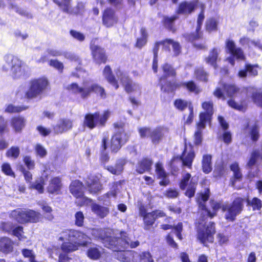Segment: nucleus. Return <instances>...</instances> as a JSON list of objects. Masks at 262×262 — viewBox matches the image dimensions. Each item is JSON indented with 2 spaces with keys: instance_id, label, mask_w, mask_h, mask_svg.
I'll return each instance as SVG.
<instances>
[{
  "instance_id": "1",
  "label": "nucleus",
  "mask_w": 262,
  "mask_h": 262,
  "mask_svg": "<svg viewBox=\"0 0 262 262\" xmlns=\"http://www.w3.org/2000/svg\"><path fill=\"white\" fill-rule=\"evenodd\" d=\"M209 198L208 190H206L204 193H200L197 197V202L199 205V207L203 211L202 214L203 216L201 217L198 221V238L203 244L208 242L209 243L213 242V234L215 233L214 224L210 223L207 226L205 230H202V228L204 227L206 222L205 221L208 216L211 218L215 216L217 211L221 207L220 204L215 201L210 202L212 211L206 209L204 203L208 200Z\"/></svg>"
},
{
  "instance_id": "2",
  "label": "nucleus",
  "mask_w": 262,
  "mask_h": 262,
  "mask_svg": "<svg viewBox=\"0 0 262 262\" xmlns=\"http://www.w3.org/2000/svg\"><path fill=\"white\" fill-rule=\"evenodd\" d=\"M140 244L138 241H132L123 233L121 237H107L104 239L105 247L116 252L115 257L124 262H134V251H124L122 249L130 247L135 248Z\"/></svg>"
},
{
  "instance_id": "3",
  "label": "nucleus",
  "mask_w": 262,
  "mask_h": 262,
  "mask_svg": "<svg viewBox=\"0 0 262 262\" xmlns=\"http://www.w3.org/2000/svg\"><path fill=\"white\" fill-rule=\"evenodd\" d=\"M88 236L76 230H66L59 234V240L63 241L62 250L66 252L75 251L79 246H85Z\"/></svg>"
},
{
  "instance_id": "4",
  "label": "nucleus",
  "mask_w": 262,
  "mask_h": 262,
  "mask_svg": "<svg viewBox=\"0 0 262 262\" xmlns=\"http://www.w3.org/2000/svg\"><path fill=\"white\" fill-rule=\"evenodd\" d=\"M4 71H10L12 77L14 79L25 78L27 75L28 68L17 57L8 54L4 57V63L2 66Z\"/></svg>"
},
{
  "instance_id": "5",
  "label": "nucleus",
  "mask_w": 262,
  "mask_h": 262,
  "mask_svg": "<svg viewBox=\"0 0 262 262\" xmlns=\"http://www.w3.org/2000/svg\"><path fill=\"white\" fill-rule=\"evenodd\" d=\"M67 89L74 94H79L83 99L89 97L92 92L99 95L102 98L106 97V93L103 88L96 84H90L88 82H84L82 86H79L76 83H73L68 85Z\"/></svg>"
},
{
  "instance_id": "6",
  "label": "nucleus",
  "mask_w": 262,
  "mask_h": 262,
  "mask_svg": "<svg viewBox=\"0 0 262 262\" xmlns=\"http://www.w3.org/2000/svg\"><path fill=\"white\" fill-rule=\"evenodd\" d=\"M10 216L17 222L21 224L26 223H37L41 219L39 212L31 209L17 208L11 211Z\"/></svg>"
},
{
  "instance_id": "7",
  "label": "nucleus",
  "mask_w": 262,
  "mask_h": 262,
  "mask_svg": "<svg viewBox=\"0 0 262 262\" xmlns=\"http://www.w3.org/2000/svg\"><path fill=\"white\" fill-rule=\"evenodd\" d=\"M244 202V199L237 198L232 204L223 205L222 209L224 212L225 219L229 221H233L236 216L241 212Z\"/></svg>"
},
{
  "instance_id": "8",
  "label": "nucleus",
  "mask_w": 262,
  "mask_h": 262,
  "mask_svg": "<svg viewBox=\"0 0 262 262\" xmlns=\"http://www.w3.org/2000/svg\"><path fill=\"white\" fill-rule=\"evenodd\" d=\"M111 115L108 111H104L101 115L99 113L88 114L85 116L83 124L90 129L95 128L97 124L104 126Z\"/></svg>"
},
{
  "instance_id": "9",
  "label": "nucleus",
  "mask_w": 262,
  "mask_h": 262,
  "mask_svg": "<svg viewBox=\"0 0 262 262\" xmlns=\"http://www.w3.org/2000/svg\"><path fill=\"white\" fill-rule=\"evenodd\" d=\"M114 126L118 130L112 138L111 148L113 151L117 152L127 142L129 136L124 132L122 123H115Z\"/></svg>"
},
{
  "instance_id": "10",
  "label": "nucleus",
  "mask_w": 262,
  "mask_h": 262,
  "mask_svg": "<svg viewBox=\"0 0 262 262\" xmlns=\"http://www.w3.org/2000/svg\"><path fill=\"white\" fill-rule=\"evenodd\" d=\"M48 80L44 78L35 79L30 82L29 90L26 93L28 98H34L40 96L48 85Z\"/></svg>"
},
{
  "instance_id": "11",
  "label": "nucleus",
  "mask_w": 262,
  "mask_h": 262,
  "mask_svg": "<svg viewBox=\"0 0 262 262\" xmlns=\"http://www.w3.org/2000/svg\"><path fill=\"white\" fill-rule=\"evenodd\" d=\"M197 184V181L194 177H191V174L188 172L183 173L180 187L182 190L186 189V196L191 198L194 195Z\"/></svg>"
},
{
  "instance_id": "12",
  "label": "nucleus",
  "mask_w": 262,
  "mask_h": 262,
  "mask_svg": "<svg viewBox=\"0 0 262 262\" xmlns=\"http://www.w3.org/2000/svg\"><path fill=\"white\" fill-rule=\"evenodd\" d=\"M70 189L72 194L76 198V202L78 205H88L92 202V200L83 195L82 184L79 181L72 182Z\"/></svg>"
},
{
  "instance_id": "13",
  "label": "nucleus",
  "mask_w": 262,
  "mask_h": 262,
  "mask_svg": "<svg viewBox=\"0 0 262 262\" xmlns=\"http://www.w3.org/2000/svg\"><path fill=\"white\" fill-rule=\"evenodd\" d=\"M117 76L122 83L125 91L127 93H133L137 95H140L141 86L138 83L133 82L126 74L120 71L117 73Z\"/></svg>"
},
{
  "instance_id": "14",
  "label": "nucleus",
  "mask_w": 262,
  "mask_h": 262,
  "mask_svg": "<svg viewBox=\"0 0 262 262\" xmlns=\"http://www.w3.org/2000/svg\"><path fill=\"white\" fill-rule=\"evenodd\" d=\"M162 68L163 71V76L160 78L161 89L165 92H171L176 88V84L174 82H171L164 83L165 79L167 77L174 76L176 75L175 70L170 65L167 63L164 64Z\"/></svg>"
},
{
  "instance_id": "15",
  "label": "nucleus",
  "mask_w": 262,
  "mask_h": 262,
  "mask_svg": "<svg viewBox=\"0 0 262 262\" xmlns=\"http://www.w3.org/2000/svg\"><path fill=\"white\" fill-rule=\"evenodd\" d=\"M226 49L227 52L233 56V57H230L227 59L232 66H234L235 64L234 58L239 60H244L245 59V56L243 50L240 48L236 47L233 40L228 39L226 41Z\"/></svg>"
},
{
  "instance_id": "16",
  "label": "nucleus",
  "mask_w": 262,
  "mask_h": 262,
  "mask_svg": "<svg viewBox=\"0 0 262 262\" xmlns=\"http://www.w3.org/2000/svg\"><path fill=\"white\" fill-rule=\"evenodd\" d=\"M239 89L234 84L220 83L213 92L214 95L218 98L225 99L224 94L228 97L235 96L238 92Z\"/></svg>"
},
{
  "instance_id": "17",
  "label": "nucleus",
  "mask_w": 262,
  "mask_h": 262,
  "mask_svg": "<svg viewBox=\"0 0 262 262\" xmlns=\"http://www.w3.org/2000/svg\"><path fill=\"white\" fill-rule=\"evenodd\" d=\"M161 44L163 45V48L165 50L168 51H170V48L171 47L174 56H178L181 52V47L178 42L174 41L171 39H166L163 42H157L155 44L154 48V57H157L159 46Z\"/></svg>"
},
{
  "instance_id": "18",
  "label": "nucleus",
  "mask_w": 262,
  "mask_h": 262,
  "mask_svg": "<svg viewBox=\"0 0 262 262\" xmlns=\"http://www.w3.org/2000/svg\"><path fill=\"white\" fill-rule=\"evenodd\" d=\"M195 156L194 151L191 145L190 144L189 146H187V145L185 144L184 150L182 156L180 157L183 166L191 168L192 162Z\"/></svg>"
},
{
  "instance_id": "19",
  "label": "nucleus",
  "mask_w": 262,
  "mask_h": 262,
  "mask_svg": "<svg viewBox=\"0 0 262 262\" xmlns=\"http://www.w3.org/2000/svg\"><path fill=\"white\" fill-rule=\"evenodd\" d=\"M73 127V121L68 118L60 119L57 124L53 126L55 134H62L71 129Z\"/></svg>"
},
{
  "instance_id": "20",
  "label": "nucleus",
  "mask_w": 262,
  "mask_h": 262,
  "mask_svg": "<svg viewBox=\"0 0 262 262\" xmlns=\"http://www.w3.org/2000/svg\"><path fill=\"white\" fill-rule=\"evenodd\" d=\"M202 106L205 112L200 113L199 121L206 124L210 121L213 113V103L211 101L204 102L202 103Z\"/></svg>"
},
{
  "instance_id": "21",
  "label": "nucleus",
  "mask_w": 262,
  "mask_h": 262,
  "mask_svg": "<svg viewBox=\"0 0 262 262\" xmlns=\"http://www.w3.org/2000/svg\"><path fill=\"white\" fill-rule=\"evenodd\" d=\"M88 190L91 193H96L102 189L99 178L97 176H91L86 180Z\"/></svg>"
},
{
  "instance_id": "22",
  "label": "nucleus",
  "mask_w": 262,
  "mask_h": 262,
  "mask_svg": "<svg viewBox=\"0 0 262 262\" xmlns=\"http://www.w3.org/2000/svg\"><path fill=\"white\" fill-rule=\"evenodd\" d=\"M118 18L114 11L111 9H107L103 13L102 17L103 24L106 27L110 28L117 23Z\"/></svg>"
},
{
  "instance_id": "23",
  "label": "nucleus",
  "mask_w": 262,
  "mask_h": 262,
  "mask_svg": "<svg viewBox=\"0 0 262 262\" xmlns=\"http://www.w3.org/2000/svg\"><path fill=\"white\" fill-rule=\"evenodd\" d=\"M91 49L93 58L97 63H104L106 60V57L103 49L94 44H92Z\"/></svg>"
},
{
  "instance_id": "24",
  "label": "nucleus",
  "mask_w": 262,
  "mask_h": 262,
  "mask_svg": "<svg viewBox=\"0 0 262 262\" xmlns=\"http://www.w3.org/2000/svg\"><path fill=\"white\" fill-rule=\"evenodd\" d=\"M168 134V129L164 127H157L152 129L151 134V140L154 144H157L163 140Z\"/></svg>"
},
{
  "instance_id": "25",
  "label": "nucleus",
  "mask_w": 262,
  "mask_h": 262,
  "mask_svg": "<svg viewBox=\"0 0 262 262\" xmlns=\"http://www.w3.org/2000/svg\"><path fill=\"white\" fill-rule=\"evenodd\" d=\"M13 250V242L9 237H3L0 238V251L7 254Z\"/></svg>"
},
{
  "instance_id": "26",
  "label": "nucleus",
  "mask_w": 262,
  "mask_h": 262,
  "mask_svg": "<svg viewBox=\"0 0 262 262\" xmlns=\"http://www.w3.org/2000/svg\"><path fill=\"white\" fill-rule=\"evenodd\" d=\"M199 6L201 9V12L200 13L198 18V27L196 29V34L191 35L189 37V40H191V41L199 39L202 37V33L199 32V30L200 29L201 26L202 25L203 21L204 18V10L205 9V6L204 4L202 3H200L199 4Z\"/></svg>"
},
{
  "instance_id": "27",
  "label": "nucleus",
  "mask_w": 262,
  "mask_h": 262,
  "mask_svg": "<svg viewBox=\"0 0 262 262\" xmlns=\"http://www.w3.org/2000/svg\"><path fill=\"white\" fill-rule=\"evenodd\" d=\"M26 120L21 116L12 118L10 124L16 133H20L26 125Z\"/></svg>"
},
{
  "instance_id": "28",
  "label": "nucleus",
  "mask_w": 262,
  "mask_h": 262,
  "mask_svg": "<svg viewBox=\"0 0 262 262\" xmlns=\"http://www.w3.org/2000/svg\"><path fill=\"white\" fill-rule=\"evenodd\" d=\"M156 171L158 178L162 179L159 182L161 186H166L169 183V180L167 178V173L165 172L162 164L158 162L156 165Z\"/></svg>"
},
{
  "instance_id": "29",
  "label": "nucleus",
  "mask_w": 262,
  "mask_h": 262,
  "mask_svg": "<svg viewBox=\"0 0 262 262\" xmlns=\"http://www.w3.org/2000/svg\"><path fill=\"white\" fill-rule=\"evenodd\" d=\"M89 204L91 205L92 212L100 218H104L110 212L108 208L92 203V201Z\"/></svg>"
},
{
  "instance_id": "30",
  "label": "nucleus",
  "mask_w": 262,
  "mask_h": 262,
  "mask_svg": "<svg viewBox=\"0 0 262 262\" xmlns=\"http://www.w3.org/2000/svg\"><path fill=\"white\" fill-rule=\"evenodd\" d=\"M249 74V75L255 76L258 74L257 66L247 64L244 69L241 70L238 73V76L241 78H245Z\"/></svg>"
},
{
  "instance_id": "31",
  "label": "nucleus",
  "mask_w": 262,
  "mask_h": 262,
  "mask_svg": "<svg viewBox=\"0 0 262 262\" xmlns=\"http://www.w3.org/2000/svg\"><path fill=\"white\" fill-rule=\"evenodd\" d=\"M198 2H184L181 3L178 10V13L179 14H188L190 13L193 9L199 5Z\"/></svg>"
},
{
  "instance_id": "32",
  "label": "nucleus",
  "mask_w": 262,
  "mask_h": 262,
  "mask_svg": "<svg viewBox=\"0 0 262 262\" xmlns=\"http://www.w3.org/2000/svg\"><path fill=\"white\" fill-rule=\"evenodd\" d=\"M134 254V262H155L151 254L148 251H135Z\"/></svg>"
},
{
  "instance_id": "33",
  "label": "nucleus",
  "mask_w": 262,
  "mask_h": 262,
  "mask_svg": "<svg viewBox=\"0 0 262 262\" xmlns=\"http://www.w3.org/2000/svg\"><path fill=\"white\" fill-rule=\"evenodd\" d=\"M61 187V180L58 177L52 179L48 187V192L52 194H58Z\"/></svg>"
},
{
  "instance_id": "34",
  "label": "nucleus",
  "mask_w": 262,
  "mask_h": 262,
  "mask_svg": "<svg viewBox=\"0 0 262 262\" xmlns=\"http://www.w3.org/2000/svg\"><path fill=\"white\" fill-rule=\"evenodd\" d=\"M240 44L249 48L254 46L262 51V44L258 40H252L247 37H243L239 40Z\"/></svg>"
},
{
  "instance_id": "35",
  "label": "nucleus",
  "mask_w": 262,
  "mask_h": 262,
  "mask_svg": "<svg viewBox=\"0 0 262 262\" xmlns=\"http://www.w3.org/2000/svg\"><path fill=\"white\" fill-rule=\"evenodd\" d=\"M125 160L119 159L117 161L114 166H108L106 167V168L112 174L119 175L121 174V172H122L123 170V166L125 165Z\"/></svg>"
},
{
  "instance_id": "36",
  "label": "nucleus",
  "mask_w": 262,
  "mask_h": 262,
  "mask_svg": "<svg viewBox=\"0 0 262 262\" xmlns=\"http://www.w3.org/2000/svg\"><path fill=\"white\" fill-rule=\"evenodd\" d=\"M152 163L150 159H143L138 163L136 167V171L139 173H143L150 169Z\"/></svg>"
},
{
  "instance_id": "37",
  "label": "nucleus",
  "mask_w": 262,
  "mask_h": 262,
  "mask_svg": "<svg viewBox=\"0 0 262 262\" xmlns=\"http://www.w3.org/2000/svg\"><path fill=\"white\" fill-rule=\"evenodd\" d=\"M103 249L97 246H93L87 251V255L91 259H98L102 253Z\"/></svg>"
},
{
  "instance_id": "38",
  "label": "nucleus",
  "mask_w": 262,
  "mask_h": 262,
  "mask_svg": "<svg viewBox=\"0 0 262 262\" xmlns=\"http://www.w3.org/2000/svg\"><path fill=\"white\" fill-rule=\"evenodd\" d=\"M206 123L199 122L196 124V129L194 135V142L195 145H199L202 141V130L205 128Z\"/></svg>"
},
{
  "instance_id": "39",
  "label": "nucleus",
  "mask_w": 262,
  "mask_h": 262,
  "mask_svg": "<svg viewBox=\"0 0 262 262\" xmlns=\"http://www.w3.org/2000/svg\"><path fill=\"white\" fill-rule=\"evenodd\" d=\"M212 157L210 155H204L202 160V170L205 173H209L212 169Z\"/></svg>"
},
{
  "instance_id": "40",
  "label": "nucleus",
  "mask_w": 262,
  "mask_h": 262,
  "mask_svg": "<svg viewBox=\"0 0 262 262\" xmlns=\"http://www.w3.org/2000/svg\"><path fill=\"white\" fill-rule=\"evenodd\" d=\"M246 133L250 137L253 141H256L259 138V128L255 124L249 125L246 129Z\"/></svg>"
},
{
  "instance_id": "41",
  "label": "nucleus",
  "mask_w": 262,
  "mask_h": 262,
  "mask_svg": "<svg viewBox=\"0 0 262 262\" xmlns=\"http://www.w3.org/2000/svg\"><path fill=\"white\" fill-rule=\"evenodd\" d=\"M103 76L110 84L115 86L116 89L118 88L119 85L115 78L112 75L111 69L109 66L105 67L103 70Z\"/></svg>"
},
{
  "instance_id": "42",
  "label": "nucleus",
  "mask_w": 262,
  "mask_h": 262,
  "mask_svg": "<svg viewBox=\"0 0 262 262\" xmlns=\"http://www.w3.org/2000/svg\"><path fill=\"white\" fill-rule=\"evenodd\" d=\"M220 52V50L216 48H214L211 51H210L208 57L206 58V63L212 66L215 68L216 66V62L217 60L218 55Z\"/></svg>"
},
{
  "instance_id": "43",
  "label": "nucleus",
  "mask_w": 262,
  "mask_h": 262,
  "mask_svg": "<svg viewBox=\"0 0 262 262\" xmlns=\"http://www.w3.org/2000/svg\"><path fill=\"white\" fill-rule=\"evenodd\" d=\"M249 92L252 93V97L254 102L257 105L262 106V93H258L256 89L253 88H249Z\"/></svg>"
},
{
  "instance_id": "44",
  "label": "nucleus",
  "mask_w": 262,
  "mask_h": 262,
  "mask_svg": "<svg viewBox=\"0 0 262 262\" xmlns=\"http://www.w3.org/2000/svg\"><path fill=\"white\" fill-rule=\"evenodd\" d=\"M181 85L186 88L189 91L195 94H198L201 92L200 88L192 81L182 83Z\"/></svg>"
},
{
  "instance_id": "45",
  "label": "nucleus",
  "mask_w": 262,
  "mask_h": 262,
  "mask_svg": "<svg viewBox=\"0 0 262 262\" xmlns=\"http://www.w3.org/2000/svg\"><path fill=\"white\" fill-rule=\"evenodd\" d=\"M20 154V149L18 146H12L6 152V156L9 158L15 159Z\"/></svg>"
},
{
  "instance_id": "46",
  "label": "nucleus",
  "mask_w": 262,
  "mask_h": 262,
  "mask_svg": "<svg viewBox=\"0 0 262 262\" xmlns=\"http://www.w3.org/2000/svg\"><path fill=\"white\" fill-rule=\"evenodd\" d=\"M231 170L234 173V180H232V185H234V182L235 180H240L242 178V173L239 171V166L237 163H234L230 166Z\"/></svg>"
},
{
  "instance_id": "47",
  "label": "nucleus",
  "mask_w": 262,
  "mask_h": 262,
  "mask_svg": "<svg viewBox=\"0 0 262 262\" xmlns=\"http://www.w3.org/2000/svg\"><path fill=\"white\" fill-rule=\"evenodd\" d=\"M27 108V107L24 106H15L11 104L6 106L5 112L9 113H19L26 110Z\"/></svg>"
},
{
  "instance_id": "48",
  "label": "nucleus",
  "mask_w": 262,
  "mask_h": 262,
  "mask_svg": "<svg viewBox=\"0 0 262 262\" xmlns=\"http://www.w3.org/2000/svg\"><path fill=\"white\" fill-rule=\"evenodd\" d=\"M140 33L141 34V37L137 39L136 46L139 48H142L146 43L147 39V33L146 30L144 28H141L140 30Z\"/></svg>"
},
{
  "instance_id": "49",
  "label": "nucleus",
  "mask_w": 262,
  "mask_h": 262,
  "mask_svg": "<svg viewBox=\"0 0 262 262\" xmlns=\"http://www.w3.org/2000/svg\"><path fill=\"white\" fill-rule=\"evenodd\" d=\"M1 169L2 172L6 175L13 178L15 177V173L9 163H4L1 166Z\"/></svg>"
},
{
  "instance_id": "50",
  "label": "nucleus",
  "mask_w": 262,
  "mask_h": 262,
  "mask_svg": "<svg viewBox=\"0 0 262 262\" xmlns=\"http://www.w3.org/2000/svg\"><path fill=\"white\" fill-rule=\"evenodd\" d=\"M54 2L57 4L64 12H70V1L71 0H61L60 2L58 0H53Z\"/></svg>"
},
{
  "instance_id": "51",
  "label": "nucleus",
  "mask_w": 262,
  "mask_h": 262,
  "mask_svg": "<svg viewBox=\"0 0 262 262\" xmlns=\"http://www.w3.org/2000/svg\"><path fill=\"white\" fill-rule=\"evenodd\" d=\"M155 213L152 212L148 213L144 216V222L146 226V229H148V226L152 225L156 220V217L154 216Z\"/></svg>"
},
{
  "instance_id": "52",
  "label": "nucleus",
  "mask_w": 262,
  "mask_h": 262,
  "mask_svg": "<svg viewBox=\"0 0 262 262\" xmlns=\"http://www.w3.org/2000/svg\"><path fill=\"white\" fill-rule=\"evenodd\" d=\"M104 231L102 229H93L92 230V234L95 238L100 239L102 242L104 244V239L107 237H113L111 236H104L103 235Z\"/></svg>"
},
{
  "instance_id": "53",
  "label": "nucleus",
  "mask_w": 262,
  "mask_h": 262,
  "mask_svg": "<svg viewBox=\"0 0 262 262\" xmlns=\"http://www.w3.org/2000/svg\"><path fill=\"white\" fill-rule=\"evenodd\" d=\"M12 233L19 240H24L26 238V237L24 235L23 228L21 226H18L12 230Z\"/></svg>"
},
{
  "instance_id": "54",
  "label": "nucleus",
  "mask_w": 262,
  "mask_h": 262,
  "mask_svg": "<svg viewBox=\"0 0 262 262\" xmlns=\"http://www.w3.org/2000/svg\"><path fill=\"white\" fill-rule=\"evenodd\" d=\"M217 21L215 19L211 18L206 21V29L208 32L215 31L217 29Z\"/></svg>"
},
{
  "instance_id": "55",
  "label": "nucleus",
  "mask_w": 262,
  "mask_h": 262,
  "mask_svg": "<svg viewBox=\"0 0 262 262\" xmlns=\"http://www.w3.org/2000/svg\"><path fill=\"white\" fill-rule=\"evenodd\" d=\"M84 216L81 211H78L75 214V224L76 226L81 227L83 226Z\"/></svg>"
},
{
  "instance_id": "56",
  "label": "nucleus",
  "mask_w": 262,
  "mask_h": 262,
  "mask_svg": "<svg viewBox=\"0 0 262 262\" xmlns=\"http://www.w3.org/2000/svg\"><path fill=\"white\" fill-rule=\"evenodd\" d=\"M247 203L249 205L252 206L254 210H258L261 207V201L256 198H254L251 201L247 199Z\"/></svg>"
},
{
  "instance_id": "57",
  "label": "nucleus",
  "mask_w": 262,
  "mask_h": 262,
  "mask_svg": "<svg viewBox=\"0 0 262 262\" xmlns=\"http://www.w3.org/2000/svg\"><path fill=\"white\" fill-rule=\"evenodd\" d=\"M196 78L200 80L206 81L207 80V75L203 69L199 68L195 71Z\"/></svg>"
},
{
  "instance_id": "58",
  "label": "nucleus",
  "mask_w": 262,
  "mask_h": 262,
  "mask_svg": "<svg viewBox=\"0 0 262 262\" xmlns=\"http://www.w3.org/2000/svg\"><path fill=\"white\" fill-rule=\"evenodd\" d=\"M152 129L148 127H141L139 128V133L141 138H145L150 137L151 138V134H152Z\"/></svg>"
},
{
  "instance_id": "59",
  "label": "nucleus",
  "mask_w": 262,
  "mask_h": 262,
  "mask_svg": "<svg viewBox=\"0 0 262 262\" xmlns=\"http://www.w3.org/2000/svg\"><path fill=\"white\" fill-rule=\"evenodd\" d=\"M49 64L50 66L58 70L59 71L61 72L63 69V64L62 62L55 59H52L49 61Z\"/></svg>"
},
{
  "instance_id": "60",
  "label": "nucleus",
  "mask_w": 262,
  "mask_h": 262,
  "mask_svg": "<svg viewBox=\"0 0 262 262\" xmlns=\"http://www.w3.org/2000/svg\"><path fill=\"white\" fill-rule=\"evenodd\" d=\"M259 156V153L258 151H254L251 154L250 159L247 164L249 168H251L256 163L257 158Z\"/></svg>"
},
{
  "instance_id": "61",
  "label": "nucleus",
  "mask_w": 262,
  "mask_h": 262,
  "mask_svg": "<svg viewBox=\"0 0 262 262\" xmlns=\"http://www.w3.org/2000/svg\"><path fill=\"white\" fill-rule=\"evenodd\" d=\"M35 150L36 154L41 158H43L47 155L46 149L40 144H37L35 147Z\"/></svg>"
},
{
  "instance_id": "62",
  "label": "nucleus",
  "mask_w": 262,
  "mask_h": 262,
  "mask_svg": "<svg viewBox=\"0 0 262 262\" xmlns=\"http://www.w3.org/2000/svg\"><path fill=\"white\" fill-rule=\"evenodd\" d=\"M189 103L187 101L182 100L181 99L176 100L174 102V106L180 110H183L185 109L187 106H188Z\"/></svg>"
},
{
  "instance_id": "63",
  "label": "nucleus",
  "mask_w": 262,
  "mask_h": 262,
  "mask_svg": "<svg viewBox=\"0 0 262 262\" xmlns=\"http://www.w3.org/2000/svg\"><path fill=\"white\" fill-rule=\"evenodd\" d=\"M43 185V181L42 179H40L36 181L35 184L31 186V187L35 189L40 193H41L44 190Z\"/></svg>"
},
{
  "instance_id": "64",
  "label": "nucleus",
  "mask_w": 262,
  "mask_h": 262,
  "mask_svg": "<svg viewBox=\"0 0 262 262\" xmlns=\"http://www.w3.org/2000/svg\"><path fill=\"white\" fill-rule=\"evenodd\" d=\"M36 129L39 134L43 137L49 135L51 133V129L50 128L45 127L42 125L38 126Z\"/></svg>"
}]
</instances>
